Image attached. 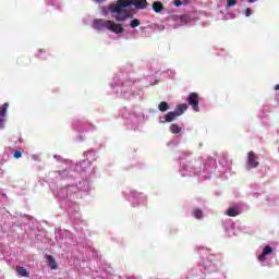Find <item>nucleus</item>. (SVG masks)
Returning a JSON list of instances; mask_svg holds the SVG:
<instances>
[{"label":"nucleus","instance_id":"obj_1","mask_svg":"<svg viewBox=\"0 0 279 279\" xmlns=\"http://www.w3.org/2000/svg\"><path fill=\"white\" fill-rule=\"evenodd\" d=\"M134 5L136 10H145L147 8V0H118L117 3H111L109 10L112 13V19L118 23H123L128 19H132V13L123 8Z\"/></svg>","mask_w":279,"mask_h":279},{"label":"nucleus","instance_id":"obj_2","mask_svg":"<svg viewBox=\"0 0 279 279\" xmlns=\"http://www.w3.org/2000/svg\"><path fill=\"white\" fill-rule=\"evenodd\" d=\"M93 27L97 29V32H101V29H108L113 34H123L125 32L121 23H116L112 20L96 19L93 22Z\"/></svg>","mask_w":279,"mask_h":279},{"label":"nucleus","instance_id":"obj_3","mask_svg":"<svg viewBox=\"0 0 279 279\" xmlns=\"http://www.w3.org/2000/svg\"><path fill=\"white\" fill-rule=\"evenodd\" d=\"M189 106L192 107L194 112H199V94L191 93L186 99Z\"/></svg>","mask_w":279,"mask_h":279},{"label":"nucleus","instance_id":"obj_4","mask_svg":"<svg viewBox=\"0 0 279 279\" xmlns=\"http://www.w3.org/2000/svg\"><path fill=\"white\" fill-rule=\"evenodd\" d=\"M246 165L250 167V169H256V167L260 165V162H258V156H256V153L253 150L247 153Z\"/></svg>","mask_w":279,"mask_h":279},{"label":"nucleus","instance_id":"obj_5","mask_svg":"<svg viewBox=\"0 0 279 279\" xmlns=\"http://www.w3.org/2000/svg\"><path fill=\"white\" fill-rule=\"evenodd\" d=\"M186 110H189V105L181 104V105L177 106L174 112L177 113V116L182 117V114H184V112H186Z\"/></svg>","mask_w":279,"mask_h":279},{"label":"nucleus","instance_id":"obj_6","mask_svg":"<svg viewBox=\"0 0 279 279\" xmlns=\"http://www.w3.org/2000/svg\"><path fill=\"white\" fill-rule=\"evenodd\" d=\"M48 266L50 267V269H58V262L56 260V258L51 255H47L46 256Z\"/></svg>","mask_w":279,"mask_h":279},{"label":"nucleus","instance_id":"obj_7","mask_svg":"<svg viewBox=\"0 0 279 279\" xmlns=\"http://www.w3.org/2000/svg\"><path fill=\"white\" fill-rule=\"evenodd\" d=\"M16 271L19 276H22V278H29V271H27L23 266H16Z\"/></svg>","mask_w":279,"mask_h":279},{"label":"nucleus","instance_id":"obj_8","mask_svg":"<svg viewBox=\"0 0 279 279\" xmlns=\"http://www.w3.org/2000/svg\"><path fill=\"white\" fill-rule=\"evenodd\" d=\"M178 113L175 111H170L165 116L166 122L171 123V121H175L178 119Z\"/></svg>","mask_w":279,"mask_h":279},{"label":"nucleus","instance_id":"obj_9","mask_svg":"<svg viewBox=\"0 0 279 279\" xmlns=\"http://www.w3.org/2000/svg\"><path fill=\"white\" fill-rule=\"evenodd\" d=\"M226 215H228V217H238V215H241V211H239V208L236 207H230Z\"/></svg>","mask_w":279,"mask_h":279},{"label":"nucleus","instance_id":"obj_10","mask_svg":"<svg viewBox=\"0 0 279 279\" xmlns=\"http://www.w3.org/2000/svg\"><path fill=\"white\" fill-rule=\"evenodd\" d=\"M163 8H165V7H163L162 2H160V1H156V2L153 3V10H154V12H156L157 14H160V12H162V9H163Z\"/></svg>","mask_w":279,"mask_h":279},{"label":"nucleus","instance_id":"obj_11","mask_svg":"<svg viewBox=\"0 0 279 279\" xmlns=\"http://www.w3.org/2000/svg\"><path fill=\"white\" fill-rule=\"evenodd\" d=\"M8 108H10V104H8V102H4L0 107V117H5L8 114Z\"/></svg>","mask_w":279,"mask_h":279},{"label":"nucleus","instance_id":"obj_12","mask_svg":"<svg viewBox=\"0 0 279 279\" xmlns=\"http://www.w3.org/2000/svg\"><path fill=\"white\" fill-rule=\"evenodd\" d=\"M170 132L172 134H180V132H182V128H180L179 124H171Z\"/></svg>","mask_w":279,"mask_h":279},{"label":"nucleus","instance_id":"obj_13","mask_svg":"<svg viewBox=\"0 0 279 279\" xmlns=\"http://www.w3.org/2000/svg\"><path fill=\"white\" fill-rule=\"evenodd\" d=\"M158 108L160 112H167V110H169V104L167 101H161Z\"/></svg>","mask_w":279,"mask_h":279},{"label":"nucleus","instance_id":"obj_14","mask_svg":"<svg viewBox=\"0 0 279 279\" xmlns=\"http://www.w3.org/2000/svg\"><path fill=\"white\" fill-rule=\"evenodd\" d=\"M193 216L195 217V219H202L204 214H203L202 209H194L193 210Z\"/></svg>","mask_w":279,"mask_h":279},{"label":"nucleus","instance_id":"obj_15","mask_svg":"<svg viewBox=\"0 0 279 279\" xmlns=\"http://www.w3.org/2000/svg\"><path fill=\"white\" fill-rule=\"evenodd\" d=\"M262 253L269 256V254H274V248L271 246H265Z\"/></svg>","mask_w":279,"mask_h":279},{"label":"nucleus","instance_id":"obj_16","mask_svg":"<svg viewBox=\"0 0 279 279\" xmlns=\"http://www.w3.org/2000/svg\"><path fill=\"white\" fill-rule=\"evenodd\" d=\"M141 25V20L135 19L131 21V27L134 29L135 27H138Z\"/></svg>","mask_w":279,"mask_h":279},{"label":"nucleus","instance_id":"obj_17","mask_svg":"<svg viewBox=\"0 0 279 279\" xmlns=\"http://www.w3.org/2000/svg\"><path fill=\"white\" fill-rule=\"evenodd\" d=\"M234 5H236V0H228L227 1V8H232Z\"/></svg>","mask_w":279,"mask_h":279},{"label":"nucleus","instance_id":"obj_18","mask_svg":"<svg viewBox=\"0 0 279 279\" xmlns=\"http://www.w3.org/2000/svg\"><path fill=\"white\" fill-rule=\"evenodd\" d=\"M189 21H191V17L189 15L181 16V23H187Z\"/></svg>","mask_w":279,"mask_h":279},{"label":"nucleus","instance_id":"obj_19","mask_svg":"<svg viewBox=\"0 0 279 279\" xmlns=\"http://www.w3.org/2000/svg\"><path fill=\"white\" fill-rule=\"evenodd\" d=\"M267 259V255L265 253H262L259 256H258V260H260V263H265V260Z\"/></svg>","mask_w":279,"mask_h":279},{"label":"nucleus","instance_id":"obj_20","mask_svg":"<svg viewBox=\"0 0 279 279\" xmlns=\"http://www.w3.org/2000/svg\"><path fill=\"white\" fill-rule=\"evenodd\" d=\"M23 156V153H21L20 150H15L13 154V158H21Z\"/></svg>","mask_w":279,"mask_h":279},{"label":"nucleus","instance_id":"obj_21","mask_svg":"<svg viewBox=\"0 0 279 279\" xmlns=\"http://www.w3.org/2000/svg\"><path fill=\"white\" fill-rule=\"evenodd\" d=\"M0 128H5V117H0Z\"/></svg>","mask_w":279,"mask_h":279},{"label":"nucleus","instance_id":"obj_22","mask_svg":"<svg viewBox=\"0 0 279 279\" xmlns=\"http://www.w3.org/2000/svg\"><path fill=\"white\" fill-rule=\"evenodd\" d=\"M244 14H245V16H251V14H252V9H250V8L245 9Z\"/></svg>","mask_w":279,"mask_h":279},{"label":"nucleus","instance_id":"obj_23","mask_svg":"<svg viewBox=\"0 0 279 279\" xmlns=\"http://www.w3.org/2000/svg\"><path fill=\"white\" fill-rule=\"evenodd\" d=\"M174 5H175L177 8H180V5H182V1L175 0V1H174Z\"/></svg>","mask_w":279,"mask_h":279},{"label":"nucleus","instance_id":"obj_24","mask_svg":"<svg viewBox=\"0 0 279 279\" xmlns=\"http://www.w3.org/2000/svg\"><path fill=\"white\" fill-rule=\"evenodd\" d=\"M43 53H45V50H39L37 53V58H43Z\"/></svg>","mask_w":279,"mask_h":279},{"label":"nucleus","instance_id":"obj_25","mask_svg":"<svg viewBox=\"0 0 279 279\" xmlns=\"http://www.w3.org/2000/svg\"><path fill=\"white\" fill-rule=\"evenodd\" d=\"M275 90H279V85H276V86H275Z\"/></svg>","mask_w":279,"mask_h":279},{"label":"nucleus","instance_id":"obj_26","mask_svg":"<svg viewBox=\"0 0 279 279\" xmlns=\"http://www.w3.org/2000/svg\"><path fill=\"white\" fill-rule=\"evenodd\" d=\"M248 1V3H254V1H256V0H247Z\"/></svg>","mask_w":279,"mask_h":279},{"label":"nucleus","instance_id":"obj_27","mask_svg":"<svg viewBox=\"0 0 279 279\" xmlns=\"http://www.w3.org/2000/svg\"><path fill=\"white\" fill-rule=\"evenodd\" d=\"M98 3H102V1H106V0H96Z\"/></svg>","mask_w":279,"mask_h":279}]
</instances>
